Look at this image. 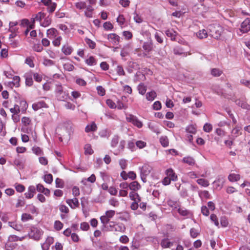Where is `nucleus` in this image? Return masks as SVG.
<instances>
[{
  "label": "nucleus",
  "instance_id": "obj_1",
  "mask_svg": "<svg viewBox=\"0 0 250 250\" xmlns=\"http://www.w3.org/2000/svg\"><path fill=\"white\" fill-rule=\"evenodd\" d=\"M55 93L56 97L59 101H65L70 99L68 92L64 91L61 85L56 86Z\"/></svg>",
  "mask_w": 250,
  "mask_h": 250
},
{
  "label": "nucleus",
  "instance_id": "obj_2",
  "mask_svg": "<svg viewBox=\"0 0 250 250\" xmlns=\"http://www.w3.org/2000/svg\"><path fill=\"white\" fill-rule=\"evenodd\" d=\"M210 31L209 35L216 39H218L222 32V28L219 25H210L208 26Z\"/></svg>",
  "mask_w": 250,
  "mask_h": 250
},
{
  "label": "nucleus",
  "instance_id": "obj_3",
  "mask_svg": "<svg viewBox=\"0 0 250 250\" xmlns=\"http://www.w3.org/2000/svg\"><path fill=\"white\" fill-rule=\"evenodd\" d=\"M43 233V231L41 229L32 227L28 233V236L31 239L38 241L41 238Z\"/></svg>",
  "mask_w": 250,
  "mask_h": 250
},
{
  "label": "nucleus",
  "instance_id": "obj_4",
  "mask_svg": "<svg viewBox=\"0 0 250 250\" xmlns=\"http://www.w3.org/2000/svg\"><path fill=\"white\" fill-rule=\"evenodd\" d=\"M234 101L236 104L241 108L247 110H250V105L247 103L246 98L244 97L236 99Z\"/></svg>",
  "mask_w": 250,
  "mask_h": 250
},
{
  "label": "nucleus",
  "instance_id": "obj_5",
  "mask_svg": "<svg viewBox=\"0 0 250 250\" xmlns=\"http://www.w3.org/2000/svg\"><path fill=\"white\" fill-rule=\"evenodd\" d=\"M126 120L138 128H141L143 126L142 123L135 116L129 115L126 117Z\"/></svg>",
  "mask_w": 250,
  "mask_h": 250
},
{
  "label": "nucleus",
  "instance_id": "obj_6",
  "mask_svg": "<svg viewBox=\"0 0 250 250\" xmlns=\"http://www.w3.org/2000/svg\"><path fill=\"white\" fill-rule=\"evenodd\" d=\"M250 30V19L247 18L242 22L240 31L242 33H247Z\"/></svg>",
  "mask_w": 250,
  "mask_h": 250
},
{
  "label": "nucleus",
  "instance_id": "obj_7",
  "mask_svg": "<svg viewBox=\"0 0 250 250\" xmlns=\"http://www.w3.org/2000/svg\"><path fill=\"white\" fill-rule=\"evenodd\" d=\"M45 17V14L43 13H42L41 12H39L36 16L33 18V22L31 24L29 25V28L30 29H33L34 28V23L35 21H40L41 22V21L42 19L44 18Z\"/></svg>",
  "mask_w": 250,
  "mask_h": 250
},
{
  "label": "nucleus",
  "instance_id": "obj_8",
  "mask_svg": "<svg viewBox=\"0 0 250 250\" xmlns=\"http://www.w3.org/2000/svg\"><path fill=\"white\" fill-rule=\"evenodd\" d=\"M107 38L108 40L114 44H118L120 42V37L114 33L108 35Z\"/></svg>",
  "mask_w": 250,
  "mask_h": 250
},
{
  "label": "nucleus",
  "instance_id": "obj_9",
  "mask_svg": "<svg viewBox=\"0 0 250 250\" xmlns=\"http://www.w3.org/2000/svg\"><path fill=\"white\" fill-rule=\"evenodd\" d=\"M20 78L19 76H15L12 81L8 83V85L11 88L13 87H18L20 86Z\"/></svg>",
  "mask_w": 250,
  "mask_h": 250
},
{
  "label": "nucleus",
  "instance_id": "obj_10",
  "mask_svg": "<svg viewBox=\"0 0 250 250\" xmlns=\"http://www.w3.org/2000/svg\"><path fill=\"white\" fill-rule=\"evenodd\" d=\"M141 175H148L152 170V167L148 165L145 164L140 167Z\"/></svg>",
  "mask_w": 250,
  "mask_h": 250
},
{
  "label": "nucleus",
  "instance_id": "obj_11",
  "mask_svg": "<svg viewBox=\"0 0 250 250\" xmlns=\"http://www.w3.org/2000/svg\"><path fill=\"white\" fill-rule=\"evenodd\" d=\"M36 193V189L34 186H30L28 188V191L25 193L24 195L26 198L31 199L33 197Z\"/></svg>",
  "mask_w": 250,
  "mask_h": 250
},
{
  "label": "nucleus",
  "instance_id": "obj_12",
  "mask_svg": "<svg viewBox=\"0 0 250 250\" xmlns=\"http://www.w3.org/2000/svg\"><path fill=\"white\" fill-rule=\"evenodd\" d=\"M66 202L72 208H75L79 207V203L77 198H74L72 199H67Z\"/></svg>",
  "mask_w": 250,
  "mask_h": 250
},
{
  "label": "nucleus",
  "instance_id": "obj_13",
  "mask_svg": "<svg viewBox=\"0 0 250 250\" xmlns=\"http://www.w3.org/2000/svg\"><path fill=\"white\" fill-rule=\"evenodd\" d=\"M166 174L167 176L168 177L171 181H175L177 179V176L174 171L171 169H168L166 171Z\"/></svg>",
  "mask_w": 250,
  "mask_h": 250
},
{
  "label": "nucleus",
  "instance_id": "obj_14",
  "mask_svg": "<svg viewBox=\"0 0 250 250\" xmlns=\"http://www.w3.org/2000/svg\"><path fill=\"white\" fill-rule=\"evenodd\" d=\"M46 106V104L44 101H40L32 104V108L35 111Z\"/></svg>",
  "mask_w": 250,
  "mask_h": 250
},
{
  "label": "nucleus",
  "instance_id": "obj_15",
  "mask_svg": "<svg viewBox=\"0 0 250 250\" xmlns=\"http://www.w3.org/2000/svg\"><path fill=\"white\" fill-rule=\"evenodd\" d=\"M58 34V31L55 28H50L47 31V36L49 39L56 38Z\"/></svg>",
  "mask_w": 250,
  "mask_h": 250
},
{
  "label": "nucleus",
  "instance_id": "obj_16",
  "mask_svg": "<svg viewBox=\"0 0 250 250\" xmlns=\"http://www.w3.org/2000/svg\"><path fill=\"white\" fill-rule=\"evenodd\" d=\"M160 244L163 248H168L173 246V243L170 242L168 238L163 239Z\"/></svg>",
  "mask_w": 250,
  "mask_h": 250
},
{
  "label": "nucleus",
  "instance_id": "obj_17",
  "mask_svg": "<svg viewBox=\"0 0 250 250\" xmlns=\"http://www.w3.org/2000/svg\"><path fill=\"white\" fill-rule=\"evenodd\" d=\"M62 51L65 55H69L71 54L73 51V48L68 45H64L62 48Z\"/></svg>",
  "mask_w": 250,
  "mask_h": 250
},
{
  "label": "nucleus",
  "instance_id": "obj_18",
  "mask_svg": "<svg viewBox=\"0 0 250 250\" xmlns=\"http://www.w3.org/2000/svg\"><path fill=\"white\" fill-rule=\"evenodd\" d=\"M182 162L189 166H193L195 163V160L190 156L185 157L182 159Z\"/></svg>",
  "mask_w": 250,
  "mask_h": 250
},
{
  "label": "nucleus",
  "instance_id": "obj_19",
  "mask_svg": "<svg viewBox=\"0 0 250 250\" xmlns=\"http://www.w3.org/2000/svg\"><path fill=\"white\" fill-rule=\"evenodd\" d=\"M97 129V125L94 122H92L91 124L87 125L85 128L86 132H89L91 131H95Z\"/></svg>",
  "mask_w": 250,
  "mask_h": 250
},
{
  "label": "nucleus",
  "instance_id": "obj_20",
  "mask_svg": "<svg viewBox=\"0 0 250 250\" xmlns=\"http://www.w3.org/2000/svg\"><path fill=\"white\" fill-rule=\"evenodd\" d=\"M141 188V186L137 181H133L129 184V189L133 191H136Z\"/></svg>",
  "mask_w": 250,
  "mask_h": 250
},
{
  "label": "nucleus",
  "instance_id": "obj_21",
  "mask_svg": "<svg viewBox=\"0 0 250 250\" xmlns=\"http://www.w3.org/2000/svg\"><path fill=\"white\" fill-rule=\"evenodd\" d=\"M240 178V176L239 174H235V173H230L228 176V179L229 181L233 182L238 181Z\"/></svg>",
  "mask_w": 250,
  "mask_h": 250
},
{
  "label": "nucleus",
  "instance_id": "obj_22",
  "mask_svg": "<svg viewBox=\"0 0 250 250\" xmlns=\"http://www.w3.org/2000/svg\"><path fill=\"white\" fill-rule=\"evenodd\" d=\"M225 178L223 177H219L217 180H216L214 183L216 185V187H219L220 189H221L223 186V184L225 182Z\"/></svg>",
  "mask_w": 250,
  "mask_h": 250
},
{
  "label": "nucleus",
  "instance_id": "obj_23",
  "mask_svg": "<svg viewBox=\"0 0 250 250\" xmlns=\"http://www.w3.org/2000/svg\"><path fill=\"white\" fill-rule=\"evenodd\" d=\"M25 77L26 85L28 86L32 85L33 83L32 79V73L26 74Z\"/></svg>",
  "mask_w": 250,
  "mask_h": 250
},
{
  "label": "nucleus",
  "instance_id": "obj_24",
  "mask_svg": "<svg viewBox=\"0 0 250 250\" xmlns=\"http://www.w3.org/2000/svg\"><path fill=\"white\" fill-rule=\"evenodd\" d=\"M152 43L151 42H145L143 45V48L146 52H149L152 49Z\"/></svg>",
  "mask_w": 250,
  "mask_h": 250
},
{
  "label": "nucleus",
  "instance_id": "obj_25",
  "mask_svg": "<svg viewBox=\"0 0 250 250\" xmlns=\"http://www.w3.org/2000/svg\"><path fill=\"white\" fill-rule=\"evenodd\" d=\"M160 142L164 147H167L169 144V141L167 136H162L160 138Z\"/></svg>",
  "mask_w": 250,
  "mask_h": 250
},
{
  "label": "nucleus",
  "instance_id": "obj_26",
  "mask_svg": "<svg viewBox=\"0 0 250 250\" xmlns=\"http://www.w3.org/2000/svg\"><path fill=\"white\" fill-rule=\"evenodd\" d=\"M125 229V226L122 223H116L113 230L115 231L124 232Z\"/></svg>",
  "mask_w": 250,
  "mask_h": 250
},
{
  "label": "nucleus",
  "instance_id": "obj_27",
  "mask_svg": "<svg viewBox=\"0 0 250 250\" xmlns=\"http://www.w3.org/2000/svg\"><path fill=\"white\" fill-rule=\"evenodd\" d=\"M129 197L131 200L134 201H141L139 195L134 191H131L129 193Z\"/></svg>",
  "mask_w": 250,
  "mask_h": 250
},
{
  "label": "nucleus",
  "instance_id": "obj_28",
  "mask_svg": "<svg viewBox=\"0 0 250 250\" xmlns=\"http://www.w3.org/2000/svg\"><path fill=\"white\" fill-rule=\"evenodd\" d=\"M156 97V93L154 91L148 92L146 94V99L149 101H152Z\"/></svg>",
  "mask_w": 250,
  "mask_h": 250
},
{
  "label": "nucleus",
  "instance_id": "obj_29",
  "mask_svg": "<svg viewBox=\"0 0 250 250\" xmlns=\"http://www.w3.org/2000/svg\"><path fill=\"white\" fill-rule=\"evenodd\" d=\"M110 220L105 215H104L100 217V220L103 224V227H106L107 224L110 222Z\"/></svg>",
  "mask_w": 250,
  "mask_h": 250
},
{
  "label": "nucleus",
  "instance_id": "obj_30",
  "mask_svg": "<svg viewBox=\"0 0 250 250\" xmlns=\"http://www.w3.org/2000/svg\"><path fill=\"white\" fill-rule=\"evenodd\" d=\"M137 89L140 94L144 95L146 92V87L144 83H141L138 85Z\"/></svg>",
  "mask_w": 250,
  "mask_h": 250
},
{
  "label": "nucleus",
  "instance_id": "obj_31",
  "mask_svg": "<svg viewBox=\"0 0 250 250\" xmlns=\"http://www.w3.org/2000/svg\"><path fill=\"white\" fill-rule=\"evenodd\" d=\"M186 132L188 134H195L196 133V128L193 125H189L186 127Z\"/></svg>",
  "mask_w": 250,
  "mask_h": 250
},
{
  "label": "nucleus",
  "instance_id": "obj_32",
  "mask_svg": "<svg viewBox=\"0 0 250 250\" xmlns=\"http://www.w3.org/2000/svg\"><path fill=\"white\" fill-rule=\"evenodd\" d=\"M196 182L199 185L204 187H207L209 185V182L205 179H198L197 180Z\"/></svg>",
  "mask_w": 250,
  "mask_h": 250
},
{
  "label": "nucleus",
  "instance_id": "obj_33",
  "mask_svg": "<svg viewBox=\"0 0 250 250\" xmlns=\"http://www.w3.org/2000/svg\"><path fill=\"white\" fill-rule=\"evenodd\" d=\"M84 153L85 154L91 155L93 153V150L92 149L90 144H86L84 147Z\"/></svg>",
  "mask_w": 250,
  "mask_h": 250
},
{
  "label": "nucleus",
  "instance_id": "obj_34",
  "mask_svg": "<svg viewBox=\"0 0 250 250\" xmlns=\"http://www.w3.org/2000/svg\"><path fill=\"white\" fill-rule=\"evenodd\" d=\"M119 137L118 135H114L111 141V146L112 147H115L119 143Z\"/></svg>",
  "mask_w": 250,
  "mask_h": 250
},
{
  "label": "nucleus",
  "instance_id": "obj_35",
  "mask_svg": "<svg viewBox=\"0 0 250 250\" xmlns=\"http://www.w3.org/2000/svg\"><path fill=\"white\" fill-rule=\"evenodd\" d=\"M24 237H19L15 235H11L8 237V241L10 242H16L18 241H22Z\"/></svg>",
  "mask_w": 250,
  "mask_h": 250
},
{
  "label": "nucleus",
  "instance_id": "obj_36",
  "mask_svg": "<svg viewBox=\"0 0 250 250\" xmlns=\"http://www.w3.org/2000/svg\"><path fill=\"white\" fill-rule=\"evenodd\" d=\"M197 36L200 39L206 38L208 36V33L206 30L203 29L198 32Z\"/></svg>",
  "mask_w": 250,
  "mask_h": 250
},
{
  "label": "nucleus",
  "instance_id": "obj_37",
  "mask_svg": "<svg viewBox=\"0 0 250 250\" xmlns=\"http://www.w3.org/2000/svg\"><path fill=\"white\" fill-rule=\"evenodd\" d=\"M51 22V19L49 17H47L44 19L42 22H41V25L45 27L49 26Z\"/></svg>",
  "mask_w": 250,
  "mask_h": 250
},
{
  "label": "nucleus",
  "instance_id": "obj_38",
  "mask_svg": "<svg viewBox=\"0 0 250 250\" xmlns=\"http://www.w3.org/2000/svg\"><path fill=\"white\" fill-rule=\"evenodd\" d=\"M116 223L113 221H110L108 224H107L106 227H104V228L106 230H109V231H114L113 229H114V227L115 226Z\"/></svg>",
  "mask_w": 250,
  "mask_h": 250
},
{
  "label": "nucleus",
  "instance_id": "obj_39",
  "mask_svg": "<svg viewBox=\"0 0 250 250\" xmlns=\"http://www.w3.org/2000/svg\"><path fill=\"white\" fill-rule=\"evenodd\" d=\"M166 34L167 37L175 39L176 35V32L172 29H168L166 31Z\"/></svg>",
  "mask_w": 250,
  "mask_h": 250
},
{
  "label": "nucleus",
  "instance_id": "obj_40",
  "mask_svg": "<svg viewBox=\"0 0 250 250\" xmlns=\"http://www.w3.org/2000/svg\"><path fill=\"white\" fill-rule=\"evenodd\" d=\"M86 63L88 65H94L96 64V62L93 57H90L85 60Z\"/></svg>",
  "mask_w": 250,
  "mask_h": 250
},
{
  "label": "nucleus",
  "instance_id": "obj_41",
  "mask_svg": "<svg viewBox=\"0 0 250 250\" xmlns=\"http://www.w3.org/2000/svg\"><path fill=\"white\" fill-rule=\"evenodd\" d=\"M63 68L65 70L71 71L74 69V66L71 63L67 62L63 64Z\"/></svg>",
  "mask_w": 250,
  "mask_h": 250
},
{
  "label": "nucleus",
  "instance_id": "obj_42",
  "mask_svg": "<svg viewBox=\"0 0 250 250\" xmlns=\"http://www.w3.org/2000/svg\"><path fill=\"white\" fill-rule=\"evenodd\" d=\"M136 146L140 149L143 148L146 146V143L143 141H137L135 143Z\"/></svg>",
  "mask_w": 250,
  "mask_h": 250
},
{
  "label": "nucleus",
  "instance_id": "obj_43",
  "mask_svg": "<svg viewBox=\"0 0 250 250\" xmlns=\"http://www.w3.org/2000/svg\"><path fill=\"white\" fill-rule=\"evenodd\" d=\"M210 219L211 221L214 223L216 226L219 227V222L218 218L215 214H211L210 216Z\"/></svg>",
  "mask_w": 250,
  "mask_h": 250
},
{
  "label": "nucleus",
  "instance_id": "obj_44",
  "mask_svg": "<svg viewBox=\"0 0 250 250\" xmlns=\"http://www.w3.org/2000/svg\"><path fill=\"white\" fill-rule=\"evenodd\" d=\"M53 180V176L51 174H46L44 176V181L48 184L52 183Z\"/></svg>",
  "mask_w": 250,
  "mask_h": 250
},
{
  "label": "nucleus",
  "instance_id": "obj_45",
  "mask_svg": "<svg viewBox=\"0 0 250 250\" xmlns=\"http://www.w3.org/2000/svg\"><path fill=\"white\" fill-rule=\"evenodd\" d=\"M211 74L215 77L220 76L222 74V71L217 68H213L211 71Z\"/></svg>",
  "mask_w": 250,
  "mask_h": 250
},
{
  "label": "nucleus",
  "instance_id": "obj_46",
  "mask_svg": "<svg viewBox=\"0 0 250 250\" xmlns=\"http://www.w3.org/2000/svg\"><path fill=\"white\" fill-rule=\"evenodd\" d=\"M199 196L202 197H204L206 199H208L209 197V194L208 191L207 190H204V191H201L199 192Z\"/></svg>",
  "mask_w": 250,
  "mask_h": 250
},
{
  "label": "nucleus",
  "instance_id": "obj_47",
  "mask_svg": "<svg viewBox=\"0 0 250 250\" xmlns=\"http://www.w3.org/2000/svg\"><path fill=\"white\" fill-rule=\"evenodd\" d=\"M240 130L241 128L240 127L236 126L235 128L233 129L231 133L235 137H236L240 134H241V133L240 132Z\"/></svg>",
  "mask_w": 250,
  "mask_h": 250
},
{
  "label": "nucleus",
  "instance_id": "obj_48",
  "mask_svg": "<svg viewBox=\"0 0 250 250\" xmlns=\"http://www.w3.org/2000/svg\"><path fill=\"white\" fill-rule=\"evenodd\" d=\"M116 70L118 75L120 76H124L125 75V71L121 65H118Z\"/></svg>",
  "mask_w": 250,
  "mask_h": 250
},
{
  "label": "nucleus",
  "instance_id": "obj_49",
  "mask_svg": "<svg viewBox=\"0 0 250 250\" xmlns=\"http://www.w3.org/2000/svg\"><path fill=\"white\" fill-rule=\"evenodd\" d=\"M75 6L77 9H83L86 8V3L83 1H80L75 3Z\"/></svg>",
  "mask_w": 250,
  "mask_h": 250
},
{
  "label": "nucleus",
  "instance_id": "obj_50",
  "mask_svg": "<svg viewBox=\"0 0 250 250\" xmlns=\"http://www.w3.org/2000/svg\"><path fill=\"white\" fill-rule=\"evenodd\" d=\"M120 219L123 221H128L130 219V216L129 213L127 212H124L122 216L120 217Z\"/></svg>",
  "mask_w": 250,
  "mask_h": 250
},
{
  "label": "nucleus",
  "instance_id": "obj_51",
  "mask_svg": "<svg viewBox=\"0 0 250 250\" xmlns=\"http://www.w3.org/2000/svg\"><path fill=\"white\" fill-rule=\"evenodd\" d=\"M167 205L168 206L174 208H177L178 206V204L176 201L172 200H169L167 201Z\"/></svg>",
  "mask_w": 250,
  "mask_h": 250
},
{
  "label": "nucleus",
  "instance_id": "obj_52",
  "mask_svg": "<svg viewBox=\"0 0 250 250\" xmlns=\"http://www.w3.org/2000/svg\"><path fill=\"white\" fill-rule=\"evenodd\" d=\"M63 227V224L60 221H56L54 223V228L57 230H61Z\"/></svg>",
  "mask_w": 250,
  "mask_h": 250
},
{
  "label": "nucleus",
  "instance_id": "obj_53",
  "mask_svg": "<svg viewBox=\"0 0 250 250\" xmlns=\"http://www.w3.org/2000/svg\"><path fill=\"white\" fill-rule=\"evenodd\" d=\"M31 219H32V216L29 214L23 213L21 216V220L23 222H26Z\"/></svg>",
  "mask_w": 250,
  "mask_h": 250
},
{
  "label": "nucleus",
  "instance_id": "obj_54",
  "mask_svg": "<svg viewBox=\"0 0 250 250\" xmlns=\"http://www.w3.org/2000/svg\"><path fill=\"white\" fill-rule=\"evenodd\" d=\"M212 129V125L210 124L206 123L203 127V129L204 131L206 132H209L211 131Z\"/></svg>",
  "mask_w": 250,
  "mask_h": 250
},
{
  "label": "nucleus",
  "instance_id": "obj_55",
  "mask_svg": "<svg viewBox=\"0 0 250 250\" xmlns=\"http://www.w3.org/2000/svg\"><path fill=\"white\" fill-rule=\"evenodd\" d=\"M57 4L55 2H52L49 4V6H48L47 7V10L49 13H52L53 12L56 8Z\"/></svg>",
  "mask_w": 250,
  "mask_h": 250
},
{
  "label": "nucleus",
  "instance_id": "obj_56",
  "mask_svg": "<svg viewBox=\"0 0 250 250\" xmlns=\"http://www.w3.org/2000/svg\"><path fill=\"white\" fill-rule=\"evenodd\" d=\"M55 183L57 188H62L63 187L64 184L63 181L62 179L57 178L56 179Z\"/></svg>",
  "mask_w": 250,
  "mask_h": 250
},
{
  "label": "nucleus",
  "instance_id": "obj_57",
  "mask_svg": "<svg viewBox=\"0 0 250 250\" xmlns=\"http://www.w3.org/2000/svg\"><path fill=\"white\" fill-rule=\"evenodd\" d=\"M25 63L28 64L30 67H34V63L31 57H27L25 59Z\"/></svg>",
  "mask_w": 250,
  "mask_h": 250
},
{
  "label": "nucleus",
  "instance_id": "obj_58",
  "mask_svg": "<svg viewBox=\"0 0 250 250\" xmlns=\"http://www.w3.org/2000/svg\"><path fill=\"white\" fill-rule=\"evenodd\" d=\"M54 63V61L48 59H44L43 62V64L47 66L53 65Z\"/></svg>",
  "mask_w": 250,
  "mask_h": 250
},
{
  "label": "nucleus",
  "instance_id": "obj_59",
  "mask_svg": "<svg viewBox=\"0 0 250 250\" xmlns=\"http://www.w3.org/2000/svg\"><path fill=\"white\" fill-rule=\"evenodd\" d=\"M240 83L242 85L250 88V80L242 79L240 80Z\"/></svg>",
  "mask_w": 250,
  "mask_h": 250
},
{
  "label": "nucleus",
  "instance_id": "obj_60",
  "mask_svg": "<svg viewBox=\"0 0 250 250\" xmlns=\"http://www.w3.org/2000/svg\"><path fill=\"white\" fill-rule=\"evenodd\" d=\"M62 39L61 36L56 37V38L52 42L53 45L55 46H59L61 44Z\"/></svg>",
  "mask_w": 250,
  "mask_h": 250
},
{
  "label": "nucleus",
  "instance_id": "obj_61",
  "mask_svg": "<svg viewBox=\"0 0 250 250\" xmlns=\"http://www.w3.org/2000/svg\"><path fill=\"white\" fill-rule=\"evenodd\" d=\"M115 212L113 210H107L105 212V214L109 219L112 218L115 215Z\"/></svg>",
  "mask_w": 250,
  "mask_h": 250
},
{
  "label": "nucleus",
  "instance_id": "obj_62",
  "mask_svg": "<svg viewBox=\"0 0 250 250\" xmlns=\"http://www.w3.org/2000/svg\"><path fill=\"white\" fill-rule=\"evenodd\" d=\"M103 26L106 30H110L113 28V25L110 22H104Z\"/></svg>",
  "mask_w": 250,
  "mask_h": 250
},
{
  "label": "nucleus",
  "instance_id": "obj_63",
  "mask_svg": "<svg viewBox=\"0 0 250 250\" xmlns=\"http://www.w3.org/2000/svg\"><path fill=\"white\" fill-rule=\"evenodd\" d=\"M119 241L123 244H126L129 242V238L126 235H122L120 237Z\"/></svg>",
  "mask_w": 250,
  "mask_h": 250
},
{
  "label": "nucleus",
  "instance_id": "obj_64",
  "mask_svg": "<svg viewBox=\"0 0 250 250\" xmlns=\"http://www.w3.org/2000/svg\"><path fill=\"white\" fill-rule=\"evenodd\" d=\"M85 42H86V43L89 45L90 48L93 49L95 47V45H96L95 43L93 41L91 40L90 39H86Z\"/></svg>",
  "mask_w": 250,
  "mask_h": 250
}]
</instances>
